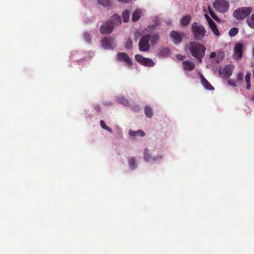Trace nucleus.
Instances as JSON below:
<instances>
[{
  "instance_id": "0eeeda50",
  "label": "nucleus",
  "mask_w": 254,
  "mask_h": 254,
  "mask_svg": "<svg viewBox=\"0 0 254 254\" xmlns=\"http://www.w3.org/2000/svg\"><path fill=\"white\" fill-rule=\"evenodd\" d=\"M233 68V64H226L223 68L220 67L218 70V72L220 75L225 77H228L231 75Z\"/></svg>"
},
{
  "instance_id": "2f4dec72",
  "label": "nucleus",
  "mask_w": 254,
  "mask_h": 254,
  "mask_svg": "<svg viewBox=\"0 0 254 254\" xmlns=\"http://www.w3.org/2000/svg\"><path fill=\"white\" fill-rule=\"evenodd\" d=\"M176 58L177 62H181L186 59V57L185 56L180 54L177 55Z\"/></svg>"
},
{
  "instance_id": "f03ea898",
  "label": "nucleus",
  "mask_w": 254,
  "mask_h": 254,
  "mask_svg": "<svg viewBox=\"0 0 254 254\" xmlns=\"http://www.w3.org/2000/svg\"><path fill=\"white\" fill-rule=\"evenodd\" d=\"M158 39V35L155 33L143 35L139 42V50L141 52L149 51L151 46L157 43Z\"/></svg>"
},
{
  "instance_id": "b1692460",
  "label": "nucleus",
  "mask_w": 254,
  "mask_h": 254,
  "mask_svg": "<svg viewBox=\"0 0 254 254\" xmlns=\"http://www.w3.org/2000/svg\"><path fill=\"white\" fill-rule=\"evenodd\" d=\"M128 163L129 168L131 170H133L136 167L135 161L134 158H130L128 160Z\"/></svg>"
},
{
  "instance_id": "393cba45",
  "label": "nucleus",
  "mask_w": 254,
  "mask_h": 254,
  "mask_svg": "<svg viewBox=\"0 0 254 254\" xmlns=\"http://www.w3.org/2000/svg\"><path fill=\"white\" fill-rule=\"evenodd\" d=\"M122 17L123 21L125 22H127L129 18V13L127 10L125 11L122 14Z\"/></svg>"
},
{
  "instance_id": "39448f33",
  "label": "nucleus",
  "mask_w": 254,
  "mask_h": 254,
  "mask_svg": "<svg viewBox=\"0 0 254 254\" xmlns=\"http://www.w3.org/2000/svg\"><path fill=\"white\" fill-rule=\"evenodd\" d=\"M213 5L218 12L224 13L228 10L229 2L226 0H216Z\"/></svg>"
},
{
  "instance_id": "412c9836",
  "label": "nucleus",
  "mask_w": 254,
  "mask_h": 254,
  "mask_svg": "<svg viewBox=\"0 0 254 254\" xmlns=\"http://www.w3.org/2000/svg\"><path fill=\"white\" fill-rule=\"evenodd\" d=\"M247 22L250 28H254V13L247 19Z\"/></svg>"
},
{
  "instance_id": "6ab92c4d",
  "label": "nucleus",
  "mask_w": 254,
  "mask_h": 254,
  "mask_svg": "<svg viewBox=\"0 0 254 254\" xmlns=\"http://www.w3.org/2000/svg\"><path fill=\"white\" fill-rule=\"evenodd\" d=\"M128 134L129 135L134 137L136 136H143L145 135V133L140 129H138L136 131H133L132 130H129L128 132Z\"/></svg>"
},
{
  "instance_id": "dca6fc26",
  "label": "nucleus",
  "mask_w": 254,
  "mask_h": 254,
  "mask_svg": "<svg viewBox=\"0 0 254 254\" xmlns=\"http://www.w3.org/2000/svg\"><path fill=\"white\" fill-rule=\"evenodd\" d=\"M200 81L202 86L205 89L209 90H214V87L202 75H200Z\"/></svg>"
},
{
  "instance_id": "58836bf2",
  "label": "nucleus",
  "mask_w": 254,
  "mask_h": 254,
  "mask_svg": "<svg viewBox=\"0 0 254 254\" xmlns=\"http://www.w3.org/2000/svg\"><path fill=\"white\" fill-rule=\"evenodd\" d=\"M183 64H191L190 62H188V61H185L183 62Z\"/></svg>"
},
{
  "instance_id": "e433bc0d",
  "label": "nucleus",
  "mask_w": 254,
  "mask_h": 254,
  "mask_svg": "<svg viewBox=\"0 0 254 254\" xmlns=\"http://www.w3.org/2000/svg\"><path fill=\"white\" fill-rule=\"evenodd\" d=\"M204 16L208 24L211 23V22L213 21V20L210 18V17L207 14H205Z\"/></svg>"
},
{
  "instance_id": "9b49d317",
  "label": "nucleus",
  "mask_w": 254,
  "mask_h": 254,
  "mask_svg": "<svg viewBox=\"0 0 254 254\" xmlns=\"http://www.w3.org/2000/svg\"><path fill=\"white\" fill-rule=\"evenodd\" d=\"M117 58L119 62L131 64V61L128 55L125 53H120L117 55Z\"/></svg>"
},
{
  "instance_id": "aec40b11",
  "label": "nucleus",
  "mask_w": 254,
  "mask_h": 254,
  "mask_svg": "<svg viewBox=\"0 0 254 254\" xmlns=\"http://www.w3.org/2000/svg\"><path fill=\"white\" fill-rule=\"evenodd\" d=\"M208 24L213 33L216 36H219L220 35L219 32L217 28L216 25L214 22V21H213L211 22V23Z\"/></svg>"
},
{
  "instance_id": "9d476101",
  "label": "nucleus",
  "mask_w": 254,
  "mask_h": 254,
  "mask_svg": "<svg viewBox=\"0 0 254 254\" xmlns=\"http://www.w3.org/2000/svg\"><path fill=\"white\" fill-rule=\"evenodd\" d=\"M170 38L172 41L176 44L181 42L183 34L176 31H172L170 33Z\"/></svg>"
},
{
  "instance_id": "c9c22d12",
  "label": "nucleus",
  "mask_w": 254,
  "mask_h": 254,
  "mask_svg": "<svg viewBox=\"0 0 254 254\" xmlns=\"http://www.w3.org/2000/svg\"><path fill=\"white\" fill-rule=\"evenodd\" d=\"M84 37L87 41L89 42L90 39L89 34L88 33H85L84 34Z\"/></svg>"
},
{
  "instance_id": "f704fd0d",
  "label": "nucleus",
  "mask_w": 254,
  "mask_h": 254,
  "mask_svg": "<svg viewBox=\"0 0 254 254\" xmlns=\"http://www.w3.org/2000/svg\"><path fill=\"white\" fill-rule=\"evenodd\" d=\"M228 83L230 85L232 86H236L237 85V83L235 81L232 80L231 79H229Z\"/></svg>"
},
{
  "instance_id": "a211bd4d",
  "label": "nucleus",
  "mask_w": 254,
  "mask_h": 254,
  "mask_svg": "<svg viewBox=\"0 0 254 254\" xmlns=\"http://www.w3.org/2000/svg\"><path fill=\"white\" fill-rule=\"evenodd\" d=\"M142 15L141 10L139 9H136L132 15V20L134 22L137 21Z\"/></svg>"
},
{
  "instance_id": "4468645a",
  "label": "nucleus",
  "mask_w": 254,
  "mask_h": 254,
  "mask_svg": "<svg viewBox=\"0 0 254 254\" xmlns=\"http://www.w3.org/2000/svg\"><path fill=\"white\" fill-rule=\"evenodd\" d=\"M224 57V54L223 52H218L217 53L212 52L210 55V59H214L215 58V61L217 63L221 62L223 58Z\"/></svg>"
},
{
  "instance_id": "7c9ffc66",
  "label": "nucleus",
  "mask_w": 254,
  "mask_h": 254,
  "mask_svg": "<svg viewBox=\"0 0 254 254\" xmlns=\"http://www.w3.org/2000/svg\"><path fill=\"white\" fill-rule=\"evenodd\" d=\"M238 32V30L237 28H232L229 31V34L230 36H235Z\"/></svg>"
},
{
  "instance_id": "4c0bfd02",
  "label": "nucleus",
  "mask_w": 254,
  "mask_h": 254,
  "mask_svg": "<svg viewBox=\"0 0 254 254\" xmlns=\"http://www.w3.org/2000/svg\"><path fill=\"white\" fill-rule=\"evenodd\" d=\"M243 78V75L241 74H239L237 76V78L239 80H241Z\"/></svg>"
},
{
  "instance_id": "c85d7f7f",
  "label": "nucleus",
  "mask_w": 254,
  "mask_h": 254,
  "mask_svg": "<svg viewBox=\"0 0 254 254\" xmlns=\"http://www.w3.org/2000/svg\"><path fill=\"white\" fill-rule=\"evenodd\" d=\"M118 102L124 106H127L128 104V101L125 99L123 97H119L118 98Z\"/></svg>"
},
{
  "instance_id": "423d86ee",
  "label": "nucleus",
  "mask_w": 254,
  "mask_h": 254,
  "mask_svg": "<svg viewBox=\"0 0 254 254\" xmlns=\"http://www.w3.org/2000/svg\"><path fill=\"white\" fill-rule=\"evenodd\" d=\"M246 48V44L242 42H239L235 44L234 48L233 58L236 60H239L242 57L243 51Z\"/></svg>"
},
{
  "instance_id": "a878e982",
  "label": "nucleus",
  "mask_w": 254,
  "mask_h": 254,
  "mask_svg": "<svg viewBox=\"0 0 254 254\" xmlns=\"http://www.w3.org/2000/svg\"><path fill=\"white\" fill-rule=\"evenodd\" d=\"M194 68V64H183V69L186 72L190 71Z\"/></svg>"
},
{
  "instance_id": "c756f323",
  "label": "nucleus",
  "mask_w": 254,
  "mask_h": 254,
  "mask_svg": "<svg viewBox=\"0 0 254 254\" xmlns=\"http://www.w3.org/2000/svg\"><path fill=\"white\" fill-rule=\"evenodd\" d=\"M100 125L102 128L106 129L108 130L109 132L112 133V130L108 127H107L106 125L104 122L102 120L100 121Z\"/></svg>"
},
{
  "instance_id": "6e6552de",
  "label": "nucleus",
  "mask_w": 254,
  "mask_h": 254,
  "mask_svg": "<svg viewBox=\"0 0 254 254\" xmlns=\"http://www.w3.org/2000/svg\"><path fill=\"white\" fill-rule=\"evenodd\" d=\"M102 47L105 49H111L116 46V43L113 39L104 38L101 42Z\"/></svg>"
},
{
  "instance_id": "5701e85b",
  "label": "nucleus",
  "mask_w": 254,
  "mask_h": 254,
  "mask_svg": "<svg viewBox=\"0 0 254 254\" xmlns=\"http://www.w3.org/2000/svg\"><path fill=\"white\" fill-rule=\"evenodd\" d=\"M208 12L209 13V14H210L211 16L215 20H216V21L217 22H219L220 21V19L219 18V17L216 16L215 14V13L214 12V11H213V10L210 8V6H208Z\"/></svg>"
},
{
  "instance_id": "72a5a7b5",
  "label": "nucleus",
  "mask_w": 254,
  "mask_h": 254,
  "mask_svg": "<svg viewBox=\"0 0 254 254\" xmlns=\"http://www.w3.org/2000/svg\"><path fill=\"white\" fill-rule=\"evenodd\" d=\"M170 53V51L167 49H164L161 51V54L164 56L168 55Z\"/></svg>"
},
{
  "instance_id": "bb28decb",
  "label": "nucleus",
  "mask_w": 254,
  "mask_h": 254,
  "mask_svg": "<svg viewBox=\"0 0 254 254\" xmlns=\"http://www.w3.org/2000/svg\"><path fill=\"white\" fill-rule=\"evenodd\" d=\"M145 115L149 118H151L152 116V109L150 107L147 106L145 109Z\"/></svg>"
},
{
  "instance_id": "ea45409f",
  "label": "nucleus",
  "mask_w": 254,
  "mask_h": 254,
  "mask_svg": "<svg viewBox=\"0 0 254 254\" xmlns=\"http://www.w3.org/2000/svg\"><path fill=\"white\" fill-rule=\"evenodd\" d=\"M144 65H152L153 64H144Z\"/></svg>"
},
{
  "instance_id": "4be33fe9",
  "label": "nucleus",
  "mask_w": 254,
  "mask_h": 254,
  "mask_svg": "<svg viewBox=\"0 0 254 254\" xmlns=\"http://www.w3.org/2000/svg\"><path fill=\"white\" fill-rule=\"evenodd\" d=\"M245 80L246 82V88L247 89H250L251 88V74L250 73H247L245 75Z\"/></svg>"
},
{
  "instance_id": "a19ab883",
  "label": "nucleus",
  "mask_w": 254,
  "mask_h": 254,
  "mask_svg": "<svg viewBox=\"0 0 254 254\" xmlns=\"http://www.w3.org/2000/svg\"><path fill=\"white\" fill-rule=\"evenodd\" d=\"M214 72L216 71V69H215V67H214Z\"/></svg>"
},
{
  "instance_id": "20e7f679",
  "label": "nucleus",
  "mask_w": 254,
  "mask_h": 254,
  "mask_svg": "<svg viewBox=\"0 0 254 254\" xmlns=\"http://www.w3.org/2000/svg\"><path fill=\"white\" fill-rule=\"evenodd\" d=\"M252 12V9L250 7H240L237 9L233 13L234 17L238 20L245 18Z\"/></svg>"
},
{
  "instance_id": "7ed1b4c3",
  "label": "nucleus",
  "mask_w": 254,
  "mask_h": 254,
  "mask_svg": "<svg viewBox=\"0 0 254 254\" xmlns=\"http://www.w3.org/2000/svg\"><path fill=\"white\" fill-rule=\"evenodd\" d=\"M191 30L194 36L196 39L201 40L205 36L206 31L201 24L193 22L191 25Z\"/></svg>"
},
{
  "instance_id": "1a4fd4ad",
  "label": "nucleus",
  "mask_w": 254,
  "mask_h": 254,
  "mask_svg": "<svg viewBox=\"0 0 254 254\" xmlns=\"http://www.w3.org/2000/svg\"><path fill=\"white\" fill-rule=\"evenodd\" d=\"M162 158L161 155L156 156L152 157L149 153V150L145 148L144 151V159L148 162H156Z\"/></svg>"
},
{
  "instance_id": "f8f14e48",
  "label": "nucleus",
  "mask_w": 254,
  "mask_h": 254,
  "mask_svg": "<svg viewBox=\"0 0 254 254\" xmlns=\"http://www.w3.org/2000/svg\"><path fill=\"white\" fill-rule=\"evenodd\" d=\"M109 23L113 28L116 26H118L121 23L120 17L117 14H114L111 16L109 20Z\"/></svg>"
},
{
  "instance_id": "cd10ccee",
  "label": "nucleus",
  "mask_w": 254,
  "mask_h": 254,
  "mask_svg": "<svg viewBox=\"0 0 254 254\" xmlns=\"http://www.w3.org/2000/svg\"><path fill=\"white\" fill-rule=\"evenodd\" d=\"M98 2L103 6H108L111 4L110 0H98Z\"/></svg>"
},
{
  "instance_id": "473e14b6",
  "label": "nucleus",
  "mask_w": 254,
  "mask_h": 254,
  "mask_svg": "<svg viewBox=\"0 0 254 254\" xmlns=\"http://www.w3.org/2000/svg\"><path fill=\"white\" fill-rule=\"evenodd\" d=\"M132 46V42L130 40L128 39L127 41L126 44V48L129 49Z\"/></svg>"
},
{
  "instance_id": "f257e3e1",
  "label": "nucleus",
  "mask_w": 254,
  "mask_h": 254,
  "mask_svg": "<svg viewBox=\"0 0 254 254\" xmlns=\"http://www.w3.org/2000/svg\"><path fill=\"white\" fill-rule=\"evenodd\" d=\"M186 52L189 51L191 55L197 60L198 62H201V58L203 56L205 51V47L195 42H190L187 44L185 47Z\"/></svg>"
},
{
  "instance_id": "ddd939ff",
  "label": "nucleus",
  "mask_w": 254,
  "mask_h": 254,
  "mask_svg": "<svg viewBox=\"0 0 254 254\" xmlns=\"http://www.w3.org/2000/svg\"><path fill=\"white\" fill-rule=\"evenodd\" d=\"M113 29V26L108 21L105 25L102 26L100 28V32L103 34H109L111 33Z\"/></svg>"
},
{
  "instance_id": "2eb2a0df",
  "label": "nucleus",
  "mask_w": 254,
  "mask_h": 254,
  "mask_svg": "<svg viewBox=\"0 0 254 254\" xmlns=\"http://www.w3.org/2000/svg\"><path fill=\"white\" fill-rule=\"evenodd\" d=\"M135 59L136 62L140 64H154L151 59L145 58L139 55H135Z\"/></svg>"
},
{
  "instance_id": "f3484780",
  "label": "nucleus",
  "mask_w": 254,
  "mask_h": 254,
  "mask_svg": "<svg viewBox=\"0 0 254 254\" xmlns=\"http://www.w3.org/2000/svg\"><path fill=\"white\" fill-rule=\"evenodd\" d=\"M191 19V16L190 15H187L183 16L180 19V24L182 26H187Z\"/></svg>"
}]
</instances>
